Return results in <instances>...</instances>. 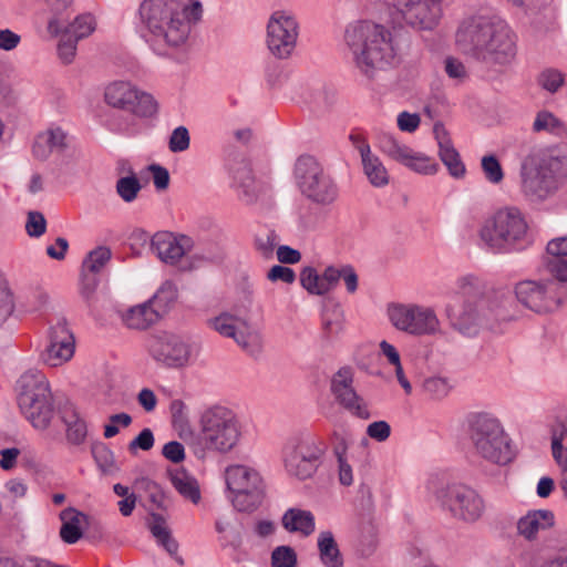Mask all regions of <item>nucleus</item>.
Returning a JSON list of instances; mask_svg holds the SVG:
<instances>
[{
  "instance_id": "f257e3e1",
  "label": "nucleus",
  "mask_w": 567,
  "mask_h": 567,
  "mask_svg": "<svg viewBox=\"0 0 567 567\" xmlns=\"http://www.w3.org/2000/svg\"><path fill=\"white\" fill-rule=\"evenodd\" d=\"M453 293L464 298V302L461 308L449 303L446 315L451 326L464 336L473 337L481 328H493L495 322L512 318L508 311L511 292L487 288L473 275L460 277L453 287Z\"/></svg>"
},
{
  "instance_id": "f03ea898",
  "label": "nucleus",
  "mask_w": 567,
  "mask_h": 567,
  "mask_svg": "<svg viewBox=\"0 0 567 567\" xmlns=\"http://www.w3.org/2000/svg\"><path fill=\"white\" fill-rule=\"evenodd\" d=\"M455 41L458 49L476 60L506 65L516 56V42L507 23L501 19L473 16L457 28Z\"/></svg>"
},
{
  "instance_id": "7ed1b4c3",
  "label": "nucleus",
  "mask_w": 567,
  "mask_h": 567,
  "mask_svg": "<svg viewBox=\"0 0 567 567\" xmlns=\"http://www.w3.org/2000/svg\"><path fill=\"white\" fill-rule=\"evenodd\" d=\"M355 68L369 80L393 65L395 50L390 30L371 21H358L344 32Z\"/></svg>"
},
{
  "instance_id": "20e7f679",
  "label": "nucleus",
  "mask_w": 567,
  "mask_h": 567,
  "mask_svg": "<svg viewBox=\"0 0 567 567\" xmlns=\"http://www.w3.org/2000/svg\"><path fill=\"white\" fill-rule=\"evenodd\" d=\"M142 22L157 42L184 45L190 33L186 6L181 0H144L140 6Z\"/></svg>"
},
{
  "instance_id": "39448f33",
  "label": "nucleus",
  "mask_w": 567,
  "mask_h": 567,
  "mask_svg": "<svg viewBox=\"0 0 567 567\" xmlns=\"http://www.w3.org/2000/svg\"><path fill=\"white\" fill-rule=\"evenodd\" d=\"M567 182V156L542 154L525 161L520 167V192L530 203L551 198Z\"/></svg>"
},
{
  "instance_id": "423d86ee",
  "label": "nucleus",
  "mask_w": 567,
  "mask_h": 567,
  "mask_svg": "<svg viewBox=\"0 0 567 567\" xmlns=\"http://www.w3.org/2000/svg\"><path fill=\"white\" fill-rule=\"evenodd\" d=\"M200 432L193 437L189 446L198 458L207 452L227 453L239 441L240 425L233 410L223 405L206 409L199 419Z\"/></svg>"
},
{
  "instance_id": "0eeeda50",
  "label": "nucleus",
  "mask_w": 567,
  "mask_h": 567,
  "mask_svg": "<svg viewBox=\"0 0 567 567\" xmlns=\"http://www.w3.org/2000/svg\"><path fill=\"white\" fill-rule=\"evenodd\" d=\"M16 393L19 410L32 427L48 430L55 410L54 398L43 372L38 369L23 372L16 382Z\"/></svg>"
},
{
  "instance_id": "6e6552de",
  "label": "nucleus",
  "mask_w": 567,
  "mask_h": 567,
  "mask_svg": "<svg viewBox=\"0 0 567 567\" xmlns=\"http://www.w3.org/2000/svg\"><path fill=\"white\" fill-rule=\"evenodd\" d=\"M467 427L473 447L482 458L498 465H506L513 460L511 439L495 415L472 413L467 417Z\"/></svg>"
},
{
  "instance_id": "1a4fd4ad",
  "label": "nucleus",
  "mask_w": 567,
  "mask_h": 567,
  "mask_svg": "<svg viewBox=\"0 0 567 567\" xmlns=\"http://www.w3.org/2000/svg\"><path fill=\"white\" fill-rule=\"evenodd\" d=\"M528 224L523 212L515 206L497 209L482 225L480 238L494 252H507L523 244Z\"/></svg>"
},
{
  "instance_id": "9d476101",
  "label": "nucleus",
  "mask_w": 567,
  "mask_h": 567,
  "mask_svg": "<svg viewBox=\"0 0 567 567\" xmlns=\"http://www.w3.org/2000/svg\"><path fill=\"white\" fill-rule=\"evenodd\" d=\"M327 445L319 436L301 432L289 437L282 450L287 473L298 480L312 477L322 462Z\"/></svg>"
},
{
  "instance_id": "9b49d317",
  "label": "nucleus",
  "mask_w": 567,
  "mask_h": 567,
  "mask_svg": "<svg viewBox=\"0 0 567 567\" xmlns=\"http://www.w3.org/2000/svg\"><path fill=\"white\" fill-rule=\"evenodd\" d=\"M225 482L231 493V503L239 512L257 509L265 494L264 481L252 467L244 464H233L226 467Z\"/></svg>"
},
{
  "instance_id": "f8f14e48",
  "label": "nucleus",
  "mask_w": 567,
  "mask_h": 567,
  "mask_svg": "<svg viewBox=\"0 0 567 567\" xmlns=\"http://www.w3.org/2000/svg\"><path fill=\"white\" fill-rule=\"evenodd\" d=\"M442 511L453 519L465 524L480 520L485 513L483 497L472 487L464 484H450L435 493Z\"/></svg>"
},
{
  "instance_id": "ddd939ff",
  "label": "nucleus",
  "mask_w": 567,
  "mask_h": 567,
  "mask_svg": "<svg viewBox=\"0 0 567 567\" xmlns=\"http://www.w3.org/2000/svg\"><path fill=\"white\" fill-rule=\"evenodd\" d=\"M295 175L301 193L313 203L327 206L337 199L336 183L313 156H300L295 166Z\"/></svg>"
},
{
  "instance_id": "4468645a",
  "label": "nucleus",
  "mask_w": 567,
  "mask_h": 567,
  "mask_svg": "<svg viewBox=\"0 0 567 567\" xmlns=\"http://www.w3.org/2000/svg\"><path fill=\"white\" fill-rule=\"evenodd\" d=\"M298 37L299 23L291 12L277 10L271 13L267 23L266 43L275 58H290L297 47Z\"/></svg>"
},
{
  "instance_id": "2eb2a0df",
  "label": "nucleus",
  "mask_w": 567,
  "mask_h": 567,
  "mask_svg": "<svg viewBox=\"0 0 567 567\" xmlns=\"http://www.w3.org/2000/svg\"><path fill=\"white\" fill-rule=\"evenodd\" d=\"M406 25L420 30L432 31L443 17L444 0H390Z\"/></svg>"
},
{
  "instance_id": "dca6fc26",
  "label": "nucleus",
  "mask_w": 567,
  "mask_h": 567,
  "mask_svg": "<svg viewBox=\"0 0 567 567\" xmlns=\"http://www.w3.org/2000/svg\"><path fill=\"white\" fill-rule=\"evenodd\" d=\"M105 102L137 116L148 117L156 113L157 103L145 92H140L131 83L124 81L113 82L105 89Z\"/></svg>"
},
{
  "instance_id": "f3484780",
  "label": "nucleus",
  "mask_w": 567,
  "mask_h": 567,
  "mask_svg": "<svg viewBox=\"0 0 567 567\" xmlns=\"http://www.w3.org/2000/svg\"><path fill=\"white\" fill-rule=\"evenodd\" d=\"M147 350L150 355L167 368H182L187 364L190 357L189 346L182 337L161 332L148 339Z\"/></svg>"
},
{
  "instance_id": "a211bd4d",
  "label": "nucleus",
  "mask_w": 567,
  "mask_h": 567,
  "mask_svg": "<svg viewBox=\"0 0 567 567\" xmlns=\"http://www.w3.org/2000/svg\"><path fill=\"white\" fill-rule=\"evenodd\" d=\"M330 390L336 402L351 415L361 420H369L371 417L368 403L353 388V371L351 368H340L332 375Z\"/></svg>"
},
{
  "instance_id": "6ab92c4d",
  "label": "nucleus",
  "mask_w": 567,
  "mask_h": 567,
  "mask_svg": "<svg viewBox=\"0 0 567 567\" xmlns=\"http://www.w3.org/2000/svg\"><path fill=\"white\" fill-rule=\"evenodd\" d=\"M378 147L383 154L393 161L403 164L416 173L431 175L435 174L437 171V164L430 157L413 152V150L399 142L390 133L383 132L378 135Z\"/></svg>"
},
{
  "instance_id": "aec40b11",
  "label": "nucleus",
  "mask_w": 567,
  "mask_h": 567,
  "mask_svg": "<svg viewBox=\"0 0 567 567\" xmlns=\"http://www.w3.org/2000/svg\"><path fill=\"white\" fill-rule=\"evenodd\" d=\"M554 284L525 280L516 285L517 300L536 313H547L558 309L560 301L554 293Z\"/></svg>"
},
{
  "instance_id": "412c9836",
  "label": "nucleus",
  "mask_w": 567,
  "mask_h": 567,
  "mask_svg": "<svg viewBox=\"0 0 567 567\" xmlns=\"http://www.w3.org/2000/svg\"><path fill=\"white\" fill-rule=\"evenodd\" d=\"M49 340V346L41 354L44 363L59 367L73 357L75 340L64 319L58 320L50 328Z\"/></svg>"
},
{
  "instance_id": "4be33fe9",
  "label": "nucleus",
  "mask_w": 567,
  "mask_h": 567,
  "mask_svg": "<svg viewBox=\"0 0 567 567\" xmlns=\"http://www.w3.org/2000/svg\"><path fill=\"white\" fill-rule=\"evenodd\" d=\"M175 298L176 290L171 284H165L154 296L153 300L130 308L123 316V321L131 329H147L159 318L158 310L155 309V306L162 301L171 302Z\"/></svg>"
},
{
  "instance_id": "5701e85b",
  "label": "nucleus",
  "mask_w": 567,
  "mask_h": 567,
  "mask_svg": "<svg viewBox=\"0 0 567 567\" xmlns=\"http://www.w3.org/2000/svg\"><path fill=\"white\" fill-rule=\"evenodd\" d=\"M193 240L188 236L176 237L168 231L156 233L151 240V249L165 264L175 265L192 250Z\"/></svg>"
},
{
  "instance_id": "b1692460",
  "label": "nucleus",
  "mask_w": 567,
  "mask_h": 567,
  "mask_svg": "<svg viewBox=\"0 0 567 567\" xmlns=\"http://www.w3.org/2000/svg\"><path fill=\"white\" fill-rule=\"evenodd\" d=\"M433 132L440 148L439 155L441 161L447 167L450 174L453 177H463L466 172L465 166L461 161L458 152L454 148L444 125L441 123H436L434 125Z\"/></svg>"
},
{
  "instance_id": "393cba45",
  "label": "nucleus",
  "mask_w": 567,
  "mask_h": 567,
  "mask_svg": "<svg viewBox=\"0 0 567 567\" xmlns=\"http://www.w3.org/2000/svg\"><path fill=\"white\" fill-rule=\"evenodd\" d=\"M66 134L60 128H49L37 135L32 153L35 158L45 161L53 152H63L66 148Z\"/></svg>"
},
{
  "instance_id": "a878e982",
  "label": "nucleus",
  "mask_w": 567,
  "mask_h": 567,
  "mask_svg": "<svg viewBox=\"0 0 567 567\" xmlns=\"http://www.w3.org/2000/svg\"><path fill=\"white\" fill-rule=\"evenodd\" d=\"M555 515L548 509L529 511L517 523L518 534L528 540L536 538L537 534L554 526Z\"/></svg>"
},
{
  "instance_id": "bb28decb",
  "label": "nucleus",
  "mask_w": 567,
  "mask_h": 567,
  "mask_svg": "<svg viewBox=\"0 0 567 567\" xmlns=\"http://www.w3.org/2000/svg\"><path fill=\"white\" fill-rule=\"evenodd\" d=\"M406 332L413 336H436L442 333L441 322L433 309L415 305Z\"/></svg>"
},
{
  "instance_id": "cd10ccee",
  "label": "nucleus",
  "mask_w": 567,
  "mask_h": 567,
  "mask_svg": "<svg viewBox=\"0 0 567 567\" xmlns=\"http://www.w3.org/2000/svg\"><path fill=\"white\" fill-rule=\"evenodd\" d=\"M95 29L94 18L91 14H81L75 20L64 27V23L56 17L52 18L48 23V31L52 37H56L60 32L69 33L80 41L89 37Z\"/></svg>"
},
{
  "instance_id": "c85d7f7f",
  "label": "nucleus",
  "mask_w": 567,
  "mask_h": 567,
  "mask_svg": "<svg viewBox=\"0 0 567 567\" xmlns=\"http://www.w3.org/2000/svg\"><path fill=\"white\" fill-rule=\"evenodd\" d=\"M523 560L525 567H567V544L557 547L551 554H546L540 547L533 548L524 553Z\"/></svg>"
},
{
  "instance_id": "c756f323",
  "label": "nucleus",
  "mask_w": 567,
  "mask_h": 567,
  "mask_svg": "<svg viewBox=\"0 0 567 567\" xmlns=\"http://www.w3.org/2000/svg\"><path fill=\"white\" fill-rule=\"evenodd\" d=\"M61 417L66 427L68 442L73 445L83 444L87 436V425L80 412L74 406L64 408Z\"/></svg>"
},
{
  "instance_id": "7c9ffc66",
  "label": "nucleus",
  "mask_w": 567,
  "mask_h": 567,
  "mask_svg": "<svg viewBox=\"0 0 567 567\" xmlns=\"http://www.w3.org/2000/svg\"><path fill=\"white\" fill-rule=\"evenodd\" d=\"M282 526L290 533L309 536L315 532V516L309 511L289 508L282 516Z\"/></svg>"
},
{
  "instance_id": "2f4dec72",
  "label": "nucleus",
  "mask_w": 567,
  "mask_h": 567,
  "mask_svg": "<svg viewBox=\"0 0 567 567\" xmlns=\"http://www.w3.org/2000/svg\"><path fill=\"white\" fill-rule=\"evenodd\" d=\"M174 488L185 498L194 504L200 501V489L197 480L184 468L168 472Z\"/></svg>"
},
{
  "instance_id": "473e14b6",
  "label": "nucleus",
  "mask_w": 567,
  "mask_h": 567,
  "mask_svg": "<svg viewBox=\"0 0 567 567\" xmlns=\"http://www.w3.org/2000/svg\"><path fill=\"white\" fill-rule=\"evenodd\" d=\"M60 518L62 526L60 529V536L66 544H75L83 535L81 529V522L86 519V516L72 508H65L61 512Z\"/></svg>"
},
{
  "instance_id": "72a5a7b5",
  "label": "nucleus",
  "mask_w": 567,
  "mask_h": 567,
  "mask_svg": "<svg viewBox=\"0 0 567 567\" xmlns=\"http://www.w3.org/2000/svg\"><path fill=\"white\" fill-rule=\"evenodd\" d=\"M361 159L364 174L373 186L382 187L389 183L386 168L379 157L372 155L370 146L363 145L361 147Z\"/></svg>"
},
{
  "instance_id": "f704fd0d",
  "label": "nucleus",
  "mask_w": 567,
  "mask_h": 567,
  "mask_svg": "<svg viewBox=\"0 0 567 567\" xmlns=\"http://www.w3.org/2000/svg\"><path fill=\"white\" fill-rule=\"evenodd\" d=\"M343 310L333 300H324L322 307V331L326 339L339 334L343 329Z\"/></svg>"
},
{
  "instance_id": "c9c22d12",
  "label": "nucleus",
  "mask_w": 567,
  "mask_h": 567,
  "mask_svg": "<svg viewBox=\"0 0 567 567\" xmlns=\"http://www.w3.org/2000/svg\"><path fill=\"white\" fill-rule=\"evenodd\" d=\"M318 549L321 563L326 567H342L343 559L333 534L321 532L318 536Z\"/></svg>"
},
{
  "instance_id": "e433bc0d",
  "label": "nucleus",
  "mask_w": 567,
  "mask_h": 567,
  "mask_svg": "<svg viewBox=\"0 0 567 567\" xmlns=\"http://www.w3.org/2000/svg\"><path fill=\"white\" fill-rule=\"evenodd\" d=\"M152 522L148 524L152 535L156 538L157 543L162 545L171 556H176L178 551V544L172 537L171 530L166 525L165 518L156 513L151 514Z\"/></svg>"
},
{
  "instance_id": "4c0bfd02",
  "label": "nucleus",
  "mask_w": 567,
  "mask_h": 567,
  "mask_svg": "<svg viewBox=\"0 0 567 567\" xmlns=\"http://www.w3.org/2000/svg\"><path fill=\"white\" fill-rule=\"evenodd\" d=\"M332 439L334 441V447L333 452L337 456L338 464H339V480L342 485L349 486L352 484L353 477H352V468L348 464L346 460V453L348 450V442L344 435L341 433L334 431L332 433Z\"/></svg>"
},
{
  "instance_id": "58836bf2",
  "label": "nucleus",
  "mask_w": 567,
  "mask_h": 567,
  "mask_svg": "<svg viewBox=\"0 0 567 567\" xmlns=\"http://www.w3.org/2000/svg\"><path fill=\"white\" fill-rule=\"evenodd\" d=\"M112 257L111 249L105 246H100L91 250L83 260V271H90L96 275L110 261Z\"/></svg>"
},
{
  "instance_id": "ea45409f",
  "label": "nucleus",
  "mask_w": 567,
  "mask_h": 567,
  "mask_svg": "<svg viewBox=\"0 0 567 567\" xmlns=\"http://www.w3.org/2000/svg\"><path fill=\"white\" fill-rule=\"evenodd\" d=\"M116 193L125 203L134 202L142 189V184L134 173L117 179Z\"/></svg>"
},
{
  "instance_id": "a19ab883",
  "label": "nucleus",
  "mask_w": 567,
  "mask_h": 567,
  "mask_svg": "<svg viewBox=\"0 0 567 567\" xmlns=\"http://www.w3.org/2000/svg\"><path fill=\"white\" fill-rule=\"evenodd\" d=\"M301 286L311 295L324 296L327 287L323 285L322 275L313 267H305L300 272Z\"/></svg>"
},
{
  "instance_id": "79ce46f5",
  "label": "nucleus",
  "mask_w": 567,
  "mask_h": 567,
  "mask_svg": "<svg viewBox=\"0 0 567 567\" xmlns=\"http://www.w3.org/2000/svg\"><path fill=\"white\" fill-rule=\"evenodd\" d=\"M415 305H392L388 309L391 323L401 331L406 332L411 323Z\"/></svg>"
},
{
  "instance_id": "37998d69",
  "label": "nucleus",
  "mask_w": 567,
  "mask_h": 567,
  "mask_svg": "<svg viewBox=\"0 0 567 567\" xmlns=\"http://www.w3.org/2000/svg\"><path fill=\"white\" fill-rule=\"evenodd\" d=\"M92 455L103 473L113 474L117 470L114 454L104 443L93 444Z\"/></svg>"
},
{
  "instance_id": "c03bdc74",
  "label": "nucleus",
  "mask_w": 567,
  "mask_h": 567,
  "mask_svg": "<svg viewBox=\"0 0 567 567\" xmlns=\"http://www.w3.org/2000/svg\"><path fill=\"white\" fill-rule=\"evenodd\" d=\"M564 440L567 439L561 434V432L551 427V454L560 468L561 475L567 473V447L563 444Z\"/></svg>"
},
{
  "instance_id": "a18cd8bd",
  "label": "nucleus",
  "mask_w": 567,
  "mask_h": 567,
  "mask_svg": "<svg viewBox=\"0 0 567 567\" xmlns=\"http://www.w3.org/2000/svg\"><path fill=\"white\" fill-rule=\"evenodd\" d=\"M237 318L228 312H223L219 316L209 320V326L219 334L233 338L238 334L235 321Z\"/></svg>"
},
{
  "instance_id": "49530a36",
  "label": "nucleus",
  "mask_w": 567,
  "mask_h": 567,
  "mask_svg": "<svg viewBox=\"0 0 567 567\" xmlns=\"http://www.w3.org/2000/svg\"><path fill=\"white\" fill-rule=\"evenodd\" d=\"M250 355H259L262 349V338L257 331L238 332L234 339Z\"/></svg>"
},
{
  "instance_id": "de8ad7c7",
  "label": "nucleus",
  "mask_w": 567,
  "mask_h": 567,
  "mask_svg": "<svg viewBox=\"0 0 567 567\" xmlns=\"http://www.w3.org/2000/svg\"><path fill=\"white\" fill-rule=\"evenodd\" d=\"M422 389L426 395L434 400L445 398L450 392V385L446 379L440 377H431L424 380Z\"/></svg>"
},
{
  "instance_id": "09e8293b",
  "label": "nucleus",
  "mask_w": 567,
  "mask_h": 567,
  "mask_svg": "<svg viewBox=\"0 0 567 567\" xmlns=\"http://www.w3.org/2000/svg\"><path fill=\"white\" fill-rule=\"evenodd\" d=\"M272 567H296L297 554L290 546H278L271 553Z\"/></svg>"
},
{
  "instance_id": "8fccbe9b",
  "label": "nucleus",
  "mask_w": 567,
  "mask_h": 567,
  "mask_svg": "<svg viewBox=\"0 0 567 567\" xmlns=\"http://www.w3.org/2000/svg\"><path fill=\"white\" fill-rule=\"evenodd\" d=\"M561 127V122L553 113L546 111L539 112L533 124L535 132L558 133Z\"/></svg>"
},
{
  "instance_id": "3c124183",
  "label": "nucleus",
  "mask_w": 567,
  "mask_h": 567,
  "mask_svg": "<svg viewBox=\"0 0 567 567\" xmlns=\"http://www.w3.org/2000/svg\"><path fill=\"white\" fill-rule=\"evenodd\" d=\"M482 169L486 179L492 184H499L504 178L502 166L494 155H487L482 158Z\"/></svg>"
},
{
  "instance_id": "603ef678",
  "label": "nucleus",
  "mask_w": 567,
  "mask_h": 567,
  "mask_svg": "<svg viewBox=\"0 0 567 567\" xmlns=\"http://www.w3.org/2000/svg\"><path fill=\"white\" fill-rule=\"evenodd\" d=\"M136 486L138 489L143 491L147 495L148 499L153 504H155L159 508L163 507L164 493L156 482L147 477H143L136 481Z\"/></svg>"
},
{
  "instance_id": "864d4df0",
  "label": "nucleus",
  "mask_w": 567,
  "mask_h": 567,
  "mask_svg": "<svg viewBox=\"0 0 567 567\" xmlns=\"http://www.w3.org/2000/svg\"><path fill=\"white\" fill-rule=\"evenodd\" d=\"M546 271L560 282H567V260L560 256L549 255L545 260Z\"/></svg>"
},
{
  "instance_id": "5fc2aeb1",
  "label": "nucleus",
  "mask_w": 567,
  "mask_h": 567,
  "mask_svg": "<svg viewBox=\"0 0 567 567\" xmlns=\"http://www.w3.org/2000/svg\"><path fill=\"white\" fill-rule=\"evenodd\" d=\"M537 81L544 90L555 93L564 84V75L557 70L548 69L538 75Z\"/></svg>"
},
{
  "instance_id": "6e6d98bb",
  "label": "nucleus",
  "mask_w": 567,
  "mask_h": 567,
  "mask_svg": "<svg viewBox=\"0 0 567 567\" xmlns=\"http://www.w3.org/2000/svg\"><path fill=\"white\" fill-rule=\"evenodd\" d=\"M78 42L79 41L73 39L71 34L63 32L58 44V54L64 64H70L73 61L76 53Z\"/></svg>"
},
{
  "instance_id": "4d7b16f0",
  "label": "nucleus",
  "mask_w": 567,
  "mask_h": 567,
  "mask_svg": "<svg viewBox=\"0 0 567 567\" xmlns=\"http://www.w3.org/2000/svg\"><path fill=\"white\" fill-rule=\"evenodd\" d=\"M168 147L173 153L184 152L189 147V133L185 126H178L172 132Z\"/></svg>"
},
{
  "instance_id": "13d9d810",
  "label": "nucleus",
  "mask_w": 567,
  "mask_h": 567,
  "mask_svg": "<svg viewBox=\"0 0 567 567\" xmlns=\"http://www.w3.org/2000/svg\"><path fill=\"white\" fill-rule=\"evenodd\" d=\"M25 229L30 237L42 236L47 229V220L43 214L40 212H29Z\"/></svg>"
},
{
  "instance_id": "bf43d9fd",
  "label": "nucleus",
  "mask_w": 567,
  "mask_h": 567,
  "mask_svg": "<svg viewBox=\"0 0 567 567\" xmlns=\"http://www.w3.org/2000/svg\"><path fill=\"white\" fill-rule=\"evenodd\" d=\"M110 423L104 425V437L111 439L114 437L118 433V426L127 427L132 424V416L128 413L122 412L117 414H112L110 416Z\"/></svg>"
},
{
  "instance_id": "052dcab7",
  "label": "nucleus",
  "mask_w": 567,
  "mask_h": 567,
  "mask_svg": "<svg viewBox=\"0 0 567 567\" xmlns=\"http://www.w3.org/2000/svg\"><path fill=\"white\" fill-rule=\"evenodd\" d=\"M267 279L275 282V281H282L285 284H292L296 280V274L295 271L286 266L281 265H275L272 266L268 274Z\"/></svg>"
},
{
  "instance_id": "680f3d73",
  "label": "nucleus",
  "mask_w": 567,
  "mask_h": 567,
  "mask_svg": "<svg viewBox=\"0 0 567 567\" xmlns=\"http://www.w3.org/2000/svg\"><path fill=\"white\" fill-rule=\"evenodd\" d=\"M277 235L274 231H269L264 236L256 238V249L264 258H271L274 249L276 247Z\"/></svg>"
},
{
  "instance_id": "e2e57ef3",
  "label": "nucleus",
  "mask_w": 567,
  "mask_h": 567,
  "mask_svg": "<svg viewBox=\"0 0 567 567\" xmlns=\"http://www.w3.org/2000/svg\"><path fill=\"white\" fill-rule=\"evenodd\" d=\"M14 308L13 297L7 285H0V323L6 321Z\"/></svg>"
},
{
  "instance_id": "0e129e2a",
  "label": "nucleus",
  "mask_w": 567,
  "mask_h": 567,
  "mask_svg": "<svg viewBox=\"0 0 567 567\" xmlns=\"http://www.w3.org/2000/svg\"><path fill=\"white\" fill-rule=\"evenodd\" d=\"M391 434V426L385 421H375L368 425L367 435L378 442H384Z\"/></svg>"
},
{
  "instance_id": "69168bd1",
  "label": "nucleus",
  "mask_w": 567,
  "mask_h": 567,
  "mask_svg": "<svg viewBox=\"0 0 567 567\" xmlns=\"http://www.w3.org/2000/svg\"><path fill=\"white\" fill-rule=\"evenodd\" d=\"M154 434L151 429H144L140 432V434L130 442L128 450L131 452L136 449H141L143 451H150L154 446Z\"/></svg>"
},
{
  "instance_id": "338daca9",
  "label": "nucleus",
  "mask_w": 567,
  "mask_h": 567,
  "mask_svg": "<svg viewBox=\"0 0 567 567\" xmlns=\"http://www.w3.org/2000/svg\"><path fill=\"white\" fill-rule=\"evenodd\" d=\"M162 454L166 460L176 464L185 460L184 445L177 441L166 443L163 446Z\"/></svg>"
},
{
  "instance_id": "774afa93",
  "label": "nucleus",
  "mask_w": 567,
  "mask_h": 567,
  "mask_svg": "<svg viewBox=\"0 0 567 567\" xmlns=\"http://www.w3.org/2000/svg\"><path fill=\"white\" fill-rule=\"evenodd\" d=\"M148 171L153 175V182L157 189L163 190L168 187L169 173L165 167H163L158 164H152L148 166Z\"/></svg>"
}]
</instances>
